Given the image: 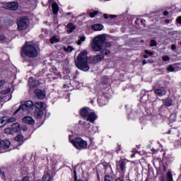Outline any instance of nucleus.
I'll return each mask as SVG.
<instances>
[{"label": "nucleus", "instance_id": "obj_1", "mask_svg": "<svg viewBox=\"0 0 181 181\" xmlns=\"http://www.w3.org/2000/svg\"><path fill=\"white\" fill-rule=\"evenodd\" d=\"M105 35L101 34L96 36L92 41L91 49L93 52H101L103 47H110L111 43L106 42Z\"/></svg>", "mask_w": 181, "mask_h": 181}, {"label": "nucleus", "instance_id": "obj_2", "mask_svg": "<svg viewBox=\"0 0 181 181\" xmlns=\"http://www.w3.org/2000/svg\"><path fill=\"white\" fill-rule=\"evenodd\" d=\"M76 67L82 71H88L90 66H88V57H87V52L83 51L81 52L77 59L75 61Z\"/></svg>", "mask_w": 181, "mask_h": 181}, {"label": "nucleus", "instance_id": "obj_3", "mask_svg": "<svg viewBox=\"0 0 181 181\" xmlns=\"http://www.w3.org/2000/svg\"><path fill=\"white\" fill-rule=\"evenodd\" d=\"M21 110H22L23 112L33 114L35 110V105H33V102L30 100L24 102L21 105H20L19 108L14 112V114H18V112H19Z\"/></svg>", "mask_w": 181, "mask_h": 181}, {"label": "nucleus", "instance_id": "obj_4", "mask_svg": "<svg viewBox=\"0 0 181 181\" xmlns=\"http://www.w3.org/2000/svg\"><path fill=\"white\" fill-rule=\"evenodd\" d=\"M69 141L71 144H72L79 151H81V149H87V146L88 145L87 141L80 137L76 138L75 140H73L71 139V136H69Z\"/></svg>", "mask_w": 181, "mask_h": 181}, {"label": "nucleus", "instance_id": "obj_5", "mask_svg": "<svg viewBox=\"0 0 181 181\" xmlns=\"http://www.w3.org/2000/svg\"><path fill=\"white\" fill-rule=\"evenodd\" d=\"M23 52L24 54H25L27 56V57L35 58V57H37V50L32 45H25L23 49Z\"/></svg>", "mask_w": 181, "mask_h": 181}, {"label": "nucleus", "instance_id": "obj_6", "mask_svg": "<svg viewBox=\"0 0 181 181\" xmlns=\"http://www.w3.org/2000/svg\"><path fill=\"white\" fill-rule=\"evenodd\" d=\"M17 25L19 30H25L29 26V19L28 18H20V21L17 22Z\"/></svg>", "mask_w": 181, "mask_h": 181}, {"label": "nucleus", "instance_id": "obj_7", "mask_svg": "<svg viewBox=\"0 0 181 181\" xmlns=\"http://www.w3.org/2000/svg\"><path fill=\"white\" fill-rule=\"evenodd\" d=\"M4 8L8 11H17L19 8V4L15 1L9 2L4 5Z\"/></svg>", "mask_w": 181, "mask_h": 181}, {"label": "nucleus", "instance_id": "obj_8", "mask_svg": "<svg viewBox=\"0 0 181 181\" xmlns=\"http://www.w3.org/2000/svg\"><path fill=\"white\" fill-rule=\"evenodd\" d=\"M35 94L40 100H44V98H46V93L40 89L35 90Z\"/></svg>", "mask_w": 181, "mask_h": 181}, {"label": "nucleus", "instance_id": "obj_9", "mask_svg": "<svg viewBox=\"0 0 181 181\" xmlns=\"http://www.w3.org/2000/svg\"><path fill=\"white\" fill-rule=\"evenodd\" d=\"M28 86L30 88H35V87H37V86H39V81L34 80L33 78L30 77L28 79Z\"/></svg>", "mask_w": 181, "mask_h": 181}, {"label": "nucleus", "instance_id": "obj_10", "mask_svg": "<svg viewBox=\"0 0 181 181\" xmlns=\"http://www.w3.org/2000/svg\"><path fill=\"white\" fill-rule=\"evenodd\" d=\"M0 145L4 151V149H9V146H11V141L9 140H1L0 139Z\"/></svg>", "mask_w": 181, "mask_h": 181}, {"label": "nucleus", "instance_id": "obj_11", "mask_svg": "<svg viewBox=\"0 0 181 181\" xmlns=\"http://www.w3.org/2000/svg\"><path fill=\"white\" fill-rule=\"evenodd\" d=\"M102 60H104V54L95 55L92 59V63L95 64L98 63V62H102Z\"/></svg>", "mask_w": 181, "mask_h": 181}, {"label": "nucleus", "instance_id": "obj_12", "mask_svg": "<svg viewBox=\"0 0 181 181\" xmlns=\"http://www.w3.org/2000/svg\"><path fill=\"white\" fill-rule=\"evenodd\" d=\"M35 110H40V111H43L46 110V104L43 102H37L35 104Z\"/></svg>", "mask_w": 181, "mask_h": 181}, {"label": "nucleus", "instance_id": "obj_13", "mask_svg": "<svg viewBox=\"0 0 181 181\" xmlns=\"http://www.w3.org/2000/svg\"><path fill=\"white\" fill-rule=\"evenodd\" d=\"M24 124H29L30 125H33L35 124V119L32 117H24L22 119Z\"/></svg>", "mask_w": 181, "mask_h": 181}, {"label": "nucleus", "instance_id": "obj_14", "mask_svg": "<svg viewBox=\"0 0 181 181\" xmlns=\"http://www.w3.org/2000/svg\"><path fill=\"white\" fill-rule=\"evenodd\" d=\"M97 119V115L94 112H90L88 115L87 121H89L92 124H94V121Z\"/></svg>", "mask_w": 181, "mask_h": 181}, {"label": "nucleus", "instance_id": "obj_15", "mask_svg": "<svg viewBox=\"0 0 181 181\" xmlns=\"http://www.w3.org/2000/svg\"><path fill=\"white\" fill-rule=\"evenodd\" d=\"M35 118H37L38 119H40L42 117H43V110H40L35 109L33 112Z\"/></svg>", "mask_w": 181, "mask_h": 181}, {"label": "nucleus", "instance_id": "obj_16", "mask_svg": "<svg viewBox=\"0 0 181 181\" xmlns=\"http://www.w3.org/2000/svg\"><path fill=\"white\" fill-rule=\"evenodd\" d=\"M125 165L126 163L123 160L118 161L117 162V168L124 171L125 170Z\"/></svg>", "mask_w": 181, "mask_h": 181}, {"label": "nucleus", "instance_id": "obj_17", "mask_svg": "<svg viewBox=\"0 0 181 181\" xmlns=\"http://www.w3.org/2000/svg\"><path fill=\"white\" fill-rule=\"evenodd\" d=\"M66 28L68 29L67 32L68 33H72L73 30L76 29V25H74L72 23H69L67 25Z\"/></svg>", "mask_w": 181, "mask_h": 181}, {"label": "nucleus", "instance_id": "obj_18", "mask_svg": "<svg viewBox=\"0 0 181 181\" xmlns=\"http://www.w3.org/2000/svg\"><path fill=\"white\" fill-rule=\"evenodd\" d=\"M103 28L104 25L101 24H94L92 25V29H93L95 31L103 30Z\"/></svg>", "mask_w": 181, "mask_h": 181}, {"label": "nucleus", "instance_id": "obj_19", "mask_svg": "<svg viewBox=\"0 0 181 181\" xmlns=\"http://www.w3.org/2000/svg\"><path fill=\"white\" fill-rule=\"evenodd\" d=\"M11 129L13 132H19V131H21V127L18 123H14L11 126Z\"/></svg>", "mask_w": 181, "mask_h": 181}, {"label": "nucleus", "instance_id": "obj_20", "mask_svg": "<svg viewBox=\"0 0 181 181\" xmlns=\"http://www.w3.org/2000/svg\"><path fill=\"white\" fill-rule=\"evenodd\" d=\"M52 6L54 15H57V13H59V5L56 3H53Z\"/></svg>", "mask_w": 181, "mask_h": 181}, {"label": "nucleus", "instance_id": "obj_21", "mask_svg": "<svg viewBox=\"0 0 181 181\" xmlns=\"http://www.w3.org/2000/svg\"><path fill=\"white\" fill-rule=\"evenodd\" d=\"M155 93L158 94L160 97H162V95H165L166 94V90L162 89H156Z\"/></svg>", "mask_w": 181, "mask_h": 181}, {"label": "nucleus", "instance_id": "obj_22", "mask_svg": "<svg viewBox=\"0 0 181 181\" xmlns=\"http://www.w3.org/2000/svg\"><path fill=\"white\" fill-rule=\"evenodd\" d=\"M163 104L165 107H170V105H172V100L170 98H168L163 100Z\"/></svg>", "mask_w": 181, "mask_h": 181}, {"label": "nucleus", "instance_id": "obj_23", "mask_svg": "<svg viewBox=\"0 0 181 181\" xmlns=\"http://www.w3.org/2000/svg\"><path fill=\"white\" fill-rule=\"evenodd\" d=\"M6 119H8V117H4L0 119V128H2L6 124Z\"/></svg>", "mask_w": 181, "mask_h": 181}, {"label": "nucleus", "instance_id": "obj_24", "mask_svg": "<svg viewBox=\"0 0 181 181\" xmlns=\"http://www.w3.org/2000/svg\"><path fill=\"white\" fill-rule=\"evenodd\" d=\"M81 115L82 117H88V110L87 108H83L81 110Z\"/></svg>", "mask_w": 181, "mask_h": 181}, {"label": "nucleus", "instance_id": "obj_25", "mask_svg": "<svg viewBox=\"0 0 181 181\" xmlns=\"http://www.w3.org/2000/svg\"><path fill=\"white\" fill-rule=\"evenodd\" d=\"M64 52H67L68 53H71L73 50H74V48L71 46H68L67 47H64L63 48Z\"/></svg>", "mask_w": 181, "mask_h": 181}, {"label": "nucleus", "instance_id": "obj_26", "mask_svg": "<svg viewBox=\"0 0 181 181\" xmlns=\"http://www.w3.org/2000/svg\"><path fill=\"white\" fill-rule=\"evenodd\" d=\"M167 181H173V175L170 171L167 173Z\"/></svg>", "mask_w": 181, "mask_h": 181}, {"label": "nucleus", "instance_id": "obj_27", "mask_svg": "<svg viewBox=\"0 0 181 181\" xmlns=\"http://www.w3.org/2000/svg\"><path fill=\"white\" fill-rule=\"evenodd\" d=\"M58 42H59V38L56 37V36H53L50 38V43H52V45L54 43H58Z\"/></svg>", "mask_w": 181, "mask_h": 181}, {"label": "nucleus", "instance_id": "obj_28", "mask_svg": "<svg viewBox=\"0 0 181 181\" xmlns=\"http://www.w3.org/2000/svg\"><path fill=\"white\" fill-rule=\"evenodd\" d=\"M15 141H17V142H22V141H23V136L18 134L15 137Z\"/></svg>", "mask_w": 181, "mask_h": 181}, {"label": "nucleus", "instance_id": "obj_29", "mask_svg": "<svg viewBox=\"0 0 181 181\" xmlns=\"http://www.w3.org/2000/svg\"><path fill=\"white\" fill-rule=\"evenodd\" d=\"M4 132H5V134H8V135H12V134H13V130H12V129H11V128L8 127L4 129Z\"/></svg>", "mask_w": 181, "mask_h": 181}, {"label": "nucleus", "instance_id": "obj_30", "mask_svg": "<svg viewBox=\"0 0 181 181\" xmlns=\"http://www.w3.org/2000/svg\"><path fill=\"white\" fill-rule=\"evenodd\" d=\"M11 93V88H7L5 90L1 91V94H9Z\"/></svg>", "mask_w": 181, "mask_h": 181}, {"label": "nucleus", "instance_id": "obj_31", "mask_svg": "<svg viewBox=\"0 0 181 181\" xmlns=\"http://www.w3.org/2000/svg\"><path fill=\"white\" fill-rule=\"evenodd\" d=\"M85 40H86L85 36L81 37L80 39L77 42V45H78V46H80V45H81V42H85Z\"/></svg>", "mask_w": 181, "mask_h": 181}, {"label": "nucleus", "instance_id": "obj_32", "mask_svg": "<svg viewBox=\"0 0 181 181\" xmlns=\"http://www.w3.org/2000/svg\"><path fill=\"white\" fill-rule=\"evenodd\" d=\"M145 53H146V55L144 56V59H148V56H152V54H153V53H152V52H149L147 49L145 50Z\"/></svg>", "mask_w": 181, "mask_h": 181}, {"label": "nucleus", "instance_id": "obj_33", "mask_svg": "<svg viewBox=\"0 0 181 181\" xmlns=\"http://www.w3.org/2000/svg\"><path fill=\"white\" fill-rule=\"evenodd\" d=\"M15 121H16V119L14 117H11L10 119L7 117V119H6V122H8V124H11V122H15Z\"/></svg>", "mask_w": 181, "mask_h": 181}, {"label": "nucleus", "instance_id": "obj_34", "mask_svg": "<svg viewBox=\"0 0 181 181\" xmlns=\"http://www.w3.org/2000/svg\"><path fill=\"white\" fill-rule=\"evenodd\" d=\"M96 15H98V11H95L93 13H90L89 16L90 18H94V16H96Z\"/></svg>", "mask_w": 181, "mask_h": 181}, {"label": "nucleus", "instance_id": "obj_35", "mask_svg": "<svg viewBox=\"0 0 181 181\" xmlns=\"http://www.w3.org/2000/svg\"><path fill=\"white\" fill-rule=\"evenodd\" d=\"M98 102L100 106L105 105V104H107L105 101L103 102V100H101L100 99H98Z\"/></svg>", "mask_w": 181, "mask_h": 181}, {"label": "nucleus", "instance_id": "obj_36", "mask_svg": "<svg viewBox=\"0 0 181 181\" xmlns=\"http://www.w3.org/2000/svg\"><path fill=\"white\" fill-rule=\"evenodd\" d=\"M156 42H155V40H151V43H150V46H151V47H153V46H156Z\"/></svg>", "mask_w": 181, "mask_h": 181}, {"label": "nucleus", "instance_id": "obj_37", "mask_svg": "<svg viewBox=\"0 0 181 181\" xmlns=\"http://www.w3.org/2000/svg\"><path fill=\"white\" fill-rule=\"evenodd\" d=\"M163 62H169V60H170V58L168 56H164L163 57Z\"/></svg>", "mask_w": 181, "mask_h": 181}, {"label": "nucleus", "instance_id": "obj_38", "mask_svg": "<svg viewBox=\"0 0 181 181\" xmlns=\"http://www.w3.org/2000/svg\"><path fill=\"white\" fill-rule=\"evenodd\" d=\"M168 71H175V67H173L172 65L169 66L168 67Z\"/></svg>", "mask_w": 181, "mask_h": 181}, {"label": "nucleus", "instance_id": "obj_39", "mask_svg": "<svg viewBox=\"0 0 181 181\" xmlns=\"http://www.w3.org/2000/svg\"><path fill=\"white\" fill-rule=\"evenodd\" d=\"M0 40L1 42H5L6 40V37L5 36L0 35Z\"/></svg>", "mask_w": 181, "mask_h": 181}, {"label": "nucleus", "instance_id": "obj_40", "mask_svg": "<svg viewBox=\"0 0 181 181\" xmlns=\"http://www.w3.org/2000/svg\"><path fill=\"white\" fill-rule=\"evenodd\" d=\"M176 22H177V23H180V25H181V16H178L176 19Z\"/></svg>", "mask_w": 181, "mask_h": 181}, {"label": "nucleus", "instance_id": "obj_41", "mask_svg": "<svg viewBox=\"0 0 181 181\" xmlns=\"http://www.w3.org/2000/svg\"><path fill=\"white\" fill-rule=\"evenodd\" d=\"M105 181H111V177H110L109 175H106L105 177Z\"/></svg>", "mask_w": 181, "mask_h": 181}, {"label": "nucleus", "instance_id": "obj_42", "mask_svg": "<svg viewBox=\"0 0 181 181\" xmlns=\"http://www.w3.org/2000/svg\"><path fill=\"white\" fill-rule=\"evenodd\" d=\"M110 53L111 52H110V50L105 49V56H108V54H110Z\"/></svg>", "mask_w": 181, "mask_h": 181}, {"label": "nucleus", "instance_id": "obj_43", "mask_svg": "<svg viewBox=\"0 0 181 181\" xmlns=\"http://www.w3.org/2000/svg\"><path fill=\"white\" fill-rule=\"evenodd\" d=\"M171 49L172 50H176V45H171Z\"/></svg>", "mask_w": 181, "mask_h": 181}, {"label": "nucleus", "instance_id": "obj_44", "mask_svg": "<svg viewBox=\"0 0 181 181\" xmlns=\"http://www.w3.org/2000/svg\"><path fill=\"white\" fill-rule=\"evenodd\" d=\"M4 84H5V81L0 80V87H2V86H4Z\"/></svg>", "mask_w": 181, "mask_h": 181}, {"label": "nucleus", "instance_id": "obj_45", "mask_svg": "<svg viewBox=\"0 0 181 181\" xmlns=\"http://www.w3.org/2000/svg\"><path fill=\"white\" fill-rule=\"evenodd\" d=\"M169 15V12H168V11H164L163 12V16H168Z\"/></svg>", "mask_w": 181, "mask_h": 181}, {"label": "nucleus", "instance_id": "obj_46", "mask_svg": "<svg viewBox=\"0 0 181 181\" xmlns=\"http://www.w3.org/2000/svg\"><path fill=\"white\" fill-rule=\"evenodd\" d=\"M103 17L105 19H108V15L107 14H104Z\"/></svg>", "mask_w": 181, "mask_h": 181}, {"label": "nucleus", "instance_id": "obj_47", "mask_svg": "<svg viewBox=\"0 0 181 181\" xmlns=\"http://www.w3.org/2000/svg\"><path fill=\"white\" fill-rule=\"evenodd\" d=\"M110 19H112V18H115V15H110Z\"/></svg>", "mask_w": 181, "mask_h": 181}, {"label": "nucleus", "instance_id": "obj_48", "mask_svg": "<svg viewBox=\"0 0 181 181\" xmlns=\"http://www.w3.org/2000/svg\"><path fill=\"white\" fill-rule=\"evenodd\" d=\"M88 132H89L90 135H92V134H93V131L92 130H88Z\"/></svg>", "mask_w": 181, "mask_h": 181}, {"label": "nucleus", "instance_id": "obj_49", "mask_svg": "<svg viewBox=\"0 0 181 181\" xmlns=\"http://www.w3.org/2000/svg\"><path fill=\"white\" fill-rule=\"evenodd\" d=\"M169 22H170V20H168V19H166V20H165V23H169Z\"/></svg>", "mask_w": 181, "mask_h": 181}, {"label": "nucleus", "instance_id": "obj_50", "mask_svg": "<svg viewBox=\"0 0 181 181\" xmlns=\"http://www.w3.org/2000/svg\"><path fill=\"white\" fill-rule=\"evenodd\" d=\"M71 15V13H66V16Z\"/></svg>", "mask_w": 181, "mask_h": 181}, {"label": "nucleus", "instance_id": "obj_51", "mask_svg": "<svg viewBox=\"0 0 181 181\" xmlns=\"http://www.w3.org/2000/svg\"><path fill=\"white\" fill-rule=\"evenodd\" d=\"M116 181H122V180H121V178H117Z\"/></svg>", "mask_w": 181, "mask_h": 181}, {"label": "nucleus", "instance_id": "obj_52", "mask_svg": "<svg viewBox=\"0 0 181 181\" xmlns=\"http://www.w3.org/2000/svg\"><path fill=\"white\" fill-rule=\"evenodd\" d=\"M143 64H146V60L143 61Z\"/></svg>", "mask_w": 181, "mask_h": 181}, {"label": "nucleus", "instance_id": "obj_53", "mask_svg": "<svg viewBox=\"0 0 181 181\" xmlns=\"http://www.w3.org/2000/svg\"><path fill=\"white\" fill-rule=\"evenodd\" d=\"M88 127H90V124H88L86 125V128H88Z\"/></svg>", "mask_w": 181, "mask_h": 181}, {"label": "nucleus", "instance_id": "obj_54", "mask_svg": "<svg viewBox=\"0 0 181 181\" xmlns=\"http://www.w3.org/2000/svg\"><path fill=\"white\" fill-rule=\"evenodd\" d=\"M135 156V154L132 155V158H134Z\"/></svg>", "mask_w": 181, "mask_h": 181}, {"label": "nucleus", "instance_id": "obj_55", "mask_svg": "<svg viewBox=\"0 0 181 181\" xmlns=\"http://www.w3.org/2000/svg\"><path fill=\"white\" fill-rule=\"evenodd\" d=\"M74 174H75V177H76V171H74Z\"/></svg>", "mask_w": 181, "mask_h": 181}, {"label": "nucleus", "instance_id": "obj_56", "mask_svg": "<svg viewBox=\"0 0 181 181\" xmlns=\"http://www.w3.org/2000/svg\"><path fill=\"white\" fill-rule=\"evenodd\" d=\"M180 45H181V42H180Z\"/></svg>", "mask_w": 181, "mask_h": 181}]
</instances>
